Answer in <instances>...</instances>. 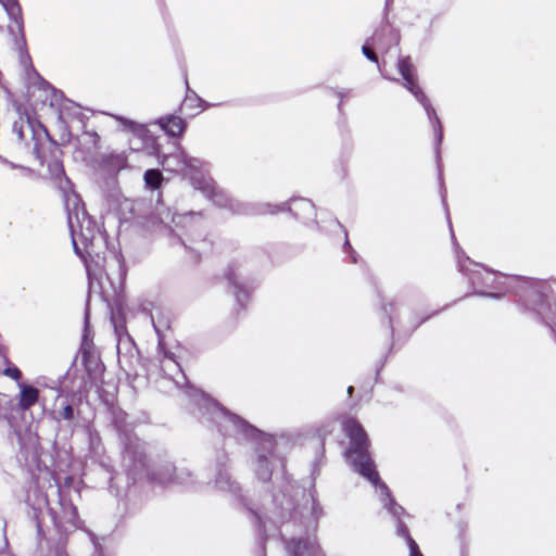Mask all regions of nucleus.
Listing matches in <instances>:
<instances>
[{
    "mask_svg": "<svg viewBox=\"0 0 556 556\" xmlns=\"http://www.w3.org/2000/svg\"><path fill=\"white\" fill-rule=\"evenodd\" d=\"M342 429L350 439L345 456L352 460L355 470L374 485L380 482V476L369 454V439L361 422L355 418H346Z\"/></svg>",
    "mask_w": 556,
    "mask_h": 556,
    "instance_id": "1",
    "label": "nucleus"
},
{
    "mask_svg": "<svg viewBox=\"0 0 556 556\" xmlns=\"http://www.w3.org/2000/svg\"><path fill=\"white\" fill-rule=\"evenodd\" d=\"M517 305L522 314L534 315L553 332L556 339V299L540 281H532L521 290Z\"/></svg>",
    "mask_w": 556,
    "mask_h": 556,
    "instance_id": "2",
    "label": "nucleus"
},
{
    "mask_svg": "<svg viewBox=\"0 0 556 556\" xmlns=\"http://www.w3.org/2000/svg\"><path fill=\"white\" fill-rule=\"evenodd\" d=\"M53 169L56 173V177L60 180V189L63 195V202L67 212V219L71 228H74V223H80V216L86 214L85 204L80 195L73 190L72 182L67 177L59 160H55L52 164Z\"/></svg>",
    "mask_w": 556,
    "mask_h": 556,
    "instance_id": "3",
    "label": "nucleus"
},
{
    "mask_svg": "<svg viewBox=\"0 0 556 556\" xmlns=\"http://www.w3.org/2000/svg\"><path fill=\"white\" fill-rule=\"evenodd\" d=\"M403 78V86L422 104L427 103V97L417 83L416 70L409 56L400 58L396 64Z\"/></svg>",
    "mask_w": 556,
    "mask_h": 556,
    "instance_id": "4",
    "label": "nucleus"
},
{
    "mask_svg": "<svg viewBox=\"0 0 556 556\" xmlns=\"http://www.w3.org/2000/svg\"><path fill=\"white\" fill-rule=\"evenodd\" d=\"M0 4L5 10L10 20L15 24L17 34L20 36L15 39V46L17 50L22 53L26 49L22 8L17 0H0Z\"/></svg>",
    "mask_w": 556,
    "mask_h": 556,
    "instance_id": "5",
    "label": "nucleus"
},
{
    "mask_svg": "<svg viewBox=\"0 0 556 556\" xmlns=\"http://www.w3.org/2000/svg\"><path fill=\"white\" fill-rule=\"evenodd\" d=\"M370 45L382 52H388L391 47L399 45V33L389 24L378 27L370 37Z\"/></svg>",
    "mask_w": 556,
    "mask_h": 556,
    "instance_id": "6",
    "label": "nucleus"
},
{
    "mask_svg": "<svg viewBox=\"0 0 556 556\" xmlns=\"http://www.w3.org/2000/svg\"><path fill=\"white\" fill-rule=\"evenodd\" d=\"M157 124L168 136L172 137H180L187 128L186 121L176 115L161 117Z\"/></svg>",
    "mask_w": 556,
    "mask_h": 556,
    "instance_id": "7",
    "label": "nucleus"
},
{
    "mask_svg": "<svg viewBox=\"0 0 556 556\" xmlns=\"http://www.w3.org/2000/svg\"><path fill=\"white\" fill-rule=\"evenodd\" d=\"M224 276L227 281L236 289V296L240 304V311H244L245 305L243 304V301L250 298L249 291L239 282L237 271L232 266L226 268Z\"/></svg>",
    "mask_w": 556,
    "mask_h": 556,
    "instance_id": "8",
    "label": "nucleus"
},
{
    "mask_svg": "<svg viewBox=\"0 0 556 556\" xmlns=\"http://www.w3.org/2000/svg\"><path fill=\"white\" fill-rule=\"evenodd\" d=\"M39 400V390L33 386L22 384L18 405L21 409L27 410Z\"/></svg>",
    "mask_w": 556,
    "mask_h": 556,
    "instance_id": "9",
    "label": "nucleus"
},
{
    "mask_svg": "<svg viewBox=\"0 0 556 556\" xmlns=\"http://www.w3.org/2000/svg\"><path fill=\"white\" fill-rule=\"evenodd\" d=\"M143 180L146 187H148L151 190H157L161 188L164 181V176L160 169L151 168L144 172Z\"/></svg>",
    "mask_w": 556,
    "mask_h": 556,
    "instance_id": "10",
    "label": "nucleus"
},
{
    "mask_svg": "<svg viewBox=\"0 0 556 556\" xmlns=\"http://www.w3.org/2000/svg\"><path fill=\"white\" fill-rule=\"evenodd\" d=\"M160 364L161 369L170 377H174L180 370V366L175 361L174 356L167 353L161 358Z\"/></svg>",
    "mask_w": 556,
    "mask_h": 556,
    "instance_id": "11",
    "label": "nucleus"
},
{
    "mask_svg": "<svg viewBox=\"0 0 556 556\" xmlns=\"http://www.w3.org/2000/svg\"><path fill=\"white\" fill-rule=\"evenodd\" d=\"M374 46L370 45V41H368L366 45L363 46L362 51L364 55L370 60L371 62L378 63V56L376 52L372 49Z\"/></svg>",
    "mask_w": 556,
    "mask_h": 556,
    "instance_id": "12",
    "label": "nucleus"
},
{
    "mask_svg": "<svg viewBox=\"0 0 556 556\" xmlns=\"http://www.w3.org/2000/svg\"><path fill=\"white\" fill-rule=\"evenodd\" d=\"M74 249H75V252L79 255V257L84 261L87 274L90 276L91 275V267H90V264L88 262V256H90V253L88 251L86 253H83L78 249V247H77L75 241H74Z\"/></svg>",
    "mask_w": 556,
    "mask_h": 556,
    "instance_id": "13",
    "label": "nucleus"
},
{
    "mask_svg": "<svg viewBox=\"0 0 556 556\" xmlns=\"http://www.w3.org/2000/svg\"><path fill=\"white\" fill-rule=\"evenodd\" d=\"M4 375L16 381L22 378V371L15 366L5 368Z\"/></svg>",
    "mask_w": 556,
    "mask_h": 556,
    "instance_id": "14",
    "label": "nucleus"
},
{
    "mask_svg": "<svg viewBox=\"0 0 556 556\" xmlns=\"http://www.w3.org/2000/svg\"><path fill=\"white\" fill-rule=\"evenodd\" d=\"M61 418L65 420H72L74 418V408L71 404H66L62 410H60Z\"/></svg>",
    "mask_w": 556,
    "mask_h": 556,
    "instance_id": "15",
    "label": "nucleus"
},
{
    "mask_svg": "<svg viewBox=\"0 0 556 556\" xmlns=\"http://www.w3.org/2000/svg\"><path fill=\"white\" fill-rule=\"evenodd\" d=\"M397 533L405 538L407 540V543L409 544L410 543V540H414L410 534H409V531L406 527V525L402 521L399 522V526H397Z\"/></svg>",
    "mask_w": 556,
    "mask_h": 556,
    "instance_id": "16",
    "label": "nucleus"
},
{
    "mask_svg": "<svg viewBox=\"0 0 556 556\" xmlns=\"http://www.w3.org/2000/svg\"><path fill=\"white\" fill-rule=\"evenodd\" d=\"M43 144L36 142L34 146V152L41 164L46 162V155L42 149Z\"/></svg>",
    "mask_w": 556,
    "mask_h": 556,
    "instance_id": "17",
    "label": "nucleus"
},
{
    "mask_svg": "<svg viewBox=\"0 0 556 556\" xmlns=\"http://www.w3.org/2000/svg\"><path fill=\"white\" fill-rule=\"evenodd\" d=\"M38 127L43 131L45 137L49 140V147H51L54 151H60L56 142L51 140L48 130L40 123H38Z\"/></svg>",
    "mask_w": 556,
    "mask_h": 556,
    "instance_id": "18",
    "label": "nucleus"
},
{
    "mask_svg": "<svg viewBox=\"0 0 556 556\" xmlns=\"http://www.w3.org/2000/svg\"><path fill=\"white\" fill-rule=\"evenodd\" d=\"M67 510L71 515V519H70V523L73 525V526H76V520L78 518V511H77V508L74 506V505H70L67 507Z\"/></svg>",
    "mask_w": 556,
    "mask_h": 556,
    "instance_id": "19",
    "label": "nucleus"
},
{
    "mask_svg": "<svg viewBox=\"0 0 556 556\" xmlns=\"http://www.w3.org/2000/svg\"><path fill=\"white\" fill-rule=\"evenodd\" d=\"M409 546V556H424L419 551L417 543L414 540H410Z\"/></svg>",
    "mask_w": 556,
    "mask_h": 556,
    "instance_id": "20",
    "label": "nucleus"
},
{
    "mask_svg": "<svg viewBox=\"0 0 556 556\" xmlns=\"http://www.w3.org/2000/svg\"><path fill=\"white\" fill-rule=\"evenodd\" d=\"M53 522H54V525H55V527H56V528H59V529L63 528L62 522H61V521H58L55 516L53 517Z\"/></svg>",
    "mask_w": 556,
    "mask_h": 556,
    "instance_id": "21",
    "label": "nucleus"
},
{
    "mask_svg": "<svg viewBox=\"0 0 556 556\" xmlns=\"http://www.w3.org/2000/svg\"><path fill=\"white\" fill-rule=\"evenodd\" d=\"M26 122L29 125V127L34 130V125H33L31 118L28 114H26Z\"/></svg>",
    "mask_w": 556,
    "mask_h": 556,
    "instance_id": "22",
    "label": "nucleus"
},
{
    "mask_svg": "<svg viewBox=\"0 0 556 556\" xmlns=\"http://www.w3.org/2000/svg\"><path fill=\"white\" fill-rule=\"evenodd\" d=\"M353 392H354V387H353V386H350V387L348 388V394H349L350 396H352Z\"/></svg>",
    "mask_w": 556,
    "mask_h": 556,
    "instance_id": "23",
    "label": "nucleus"
},
{
    "mask_svg": "<svg viewBox=\"0 0 556 556\" xmlns=\"http://www.w3.org/2000/svg\"><path fill=\"white\" fill-rule=\"evenodd\" d=\"M17 135H18L20 139H22V140L24 139V132H23L22 128L17 131Z\"/></svg>",
    "mask_w": 556,
    "mask_h": 556,
    "instance_id": "24",
    "label": "nucleus"
},
{
    "mask_svg": "<svg viewBox=\"0 0 556 556\" xmlns=\"http://www.w3.org/2000/svg\"><path fill=\"white\" fill-rule=\"evenodd\" d=\"M427 319H428V317L422 318L420 321H418V323H417L416 327H417V326H419V325H421V324H422L424 321H426Z\"/></svg>",
    "mask_w": 556,
    "mask_h": 556,
    "instance_id": "25",
    "label": "nucleus"
},
{
    "mask_svg": "<svg viewBox=\"0 0 556 556\" xmlns=\"http://www.w3.org/2000/svg\"><path fill=\"white\" fill-rule=\"evenodd\" d=\"M260 462H267L266 457L265 456H261L260 457Z\"/></svg>",
    "mask_w": 556,
    "mask_h": 556,
    "instance_id": "26",
    "label": "nucleus"
},
{
    "mask_svg": "<svg viewBox=\"0 0 556 556\" xmlns=\"http://www.w3.org/2000/svg\"><path fill=\"white\" fill-rule=\"evenodd\" d=\"M296 556H299V555H296Z\"/></svg>",
    "mask_w": 556,
    "mask_h": 556,
    "instance_id": "27",
    "label": "nucleus"
}]
</instances>
